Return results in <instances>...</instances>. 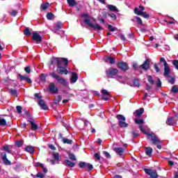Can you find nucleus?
Segmentation results:
<instances>
[{"label":"nucleus","mask_w":178,"mask_h":178,"mask_svg":"<svg viewBox=\"0 0 178 178\" xmlns=\"http://www.w3.org/2000/svg\"><path fill=\"white\" fill-rule=\"evenodd\" d=\"M82 16L83 17H86L84 19V22L86 23V24H87V26H89V27L94 29V30H104V28H102V26H101L99 24H94L95 23V19L88 16V14L84 13L82 15Z\"/></svg>","instance_id":"f257e3e1"},{"label":"nucleus","mask_w":178,"mask_h":178,"mask_svg":"<svg viewBox=\"0 0 178 178\" xmlns=\"http://www.w3.org/2000/svg\"><path fill=\"white\" fill-rule=\"evenodd\" d=\"M145 134H147L149 140L152 141L154 145H156V147L158 148V149H161L162 148V146L161 145L162 144V141H161V140L159 139V138H158V136H156V135L154 134L147 133V132Z\"/></svg>","instance_id":"f03ea898"},{"label":"nucleus","mask_w":178,"mask_h":178,"mask_svg":"<svg viewBox=\"0 0 178 178\" xmlns=\"http://www.w3.org/2000/svg\"><path fill=\"white\" fill-rule=\"evenodd\" d=\"M116 118L119 120L120 127H127L129 126V124L126 123V118L123 115H118Z\"/></svg>","instance_id":"7ed1b4c3"},{"label":"nucleus","mask_w":178,"mask_h":178,"mask_svg":"<svg viewBox=\"0 0 178 178\" xmlns=\"http://www.w3.org/2000/svg\"><path fill=\"white\" fill-rule=\"evenodd\" d=\"M50 76H51L53 79H56L58 83H60L63 86H67V82H66V80H65V79L62 78L59 75L56 74L55 72H52L51 74H50Z\"/></svg>","instance_id":"20e7f679"},{"label":"nucleus","mask_w":178,"mask_h":178,"mask_svg":"<svg viewBox=\"0 0 178 178\" xmlns=\"http://www.w3.org/2000/svg\"><path fill=\"white\" fill-rule=\"evenodd\" d=\"M144 170L145 174L150 176L151 178L159 177V175H158V172H156V170L145 168Z\"/></svg>","instance_id":"39448f33"},{"label":"nucleus","mask_w":178,"mask_h":178,"mask_svg":"<svg viewBox=\"0 0 178 178\" xmlns=\"http://www.w3.org/2000/svg\"><path fill=\"white\" fill-rule=\"evenodd\" d=\"M134 122L136 124L139 125V129L142 133H144V134H147V131H145V129L143 127V124H144V120L143 119H135Z\"/></svg>","instance_id":"423d86ee"},{"label":"nucleus","mask_w":178,"mask_h":178,"mask_svg":"<svg viewBox=\"0 0 178 178\" xmlns=\"http://www.w3.org/2000/svg\"><path fill=\"white\" fill-rule=\"evenodd\" d=\"M49 90L50 92H51V94H58V91H59V90L58 89V88H56V86H55V83H49Z\"/></svg>","instance_id":"0eeeda50"},{"label":"nucleus","mask_w":178,"mask_h":178,"mask_svg":"<svg viewBox=\"0 0 178 178\" xmlns=\"http://www.w3.org/2000/svg\"><path fill=\"white\" fill-rule=\"evenodd\" d=\"M18 76L21 81H26V83H29V84H31V83H33L31 79L29 77V75H22L19 74Z\"/></svg>","instance_id":"6e6552de"},{"label":"nucleus","mask_w":178,"mask_h":178,"mask_svg":"<svg viewBox=\"0 0 178 178\" xmlns=\"http://www.w3.org/2000/svg\"><path fill=\"white\" fill-rule=\"evenodd\" d=\"M57 72L59 74H67L69 73L66 67H62V65H57Z\"/></svg>","instance_id":"1a4fd4ad"},{"label":"nucleus","mask_w":178,"mask_h":178,"mask_svg":"<svg viewBox=\"0 0 178 178\" xmlns=\"http://www.w3.org/2000/svg\"><path fill=\"white\" fill-rule=\"evenodd\" d=\"M118 67H119V69H121V70H123L124 72H126V70H129V65L124 62L118 63Z\"/></svg>","instance_id":"9d476101"},{"label":"nucleus","mask_w":178,"mask_h":178,"mask_svg":"<svg viewBox=\"0 0 178 178\" xmlns=\"http://www.w3.org/2000/svg\"><path fill=\"white\" fill-rule=\"evenodd\" d=\"M118 69L116 68H109L107 71H106V74H108V76H116V74H118Z\"/></svg>","instance_id":"9b49d317"},{"label":"nucleus","mask_w":178,"mask_h":178,"mask_svg":"<svg viewBox=\"0 0 178 178\" xmlns=\"http://www.w3.org/2000/svg\"><path fill=\"white\" fill-rule=\"evenodd\" d=\"M68 63L67 59L58 58V66H67Z\"/></svg>","instance_id":"f8f14e48"},{"label":"nucleus","mask_w":178,"mask_h":178,"mask_svg":"<svg viewBox=\"0 0 178 178\" xmlns=\"http://www.w3.org/2000/svg\"><path fill=\"white\" fill-rule=\"evenodd\" d=\"M33 39L34 40V41H35L37 44H40V42H41L42 40L41 38V35H40V34L35 32L33 33Z\"/></svg>","instance_id":"ddd939ff"},{"label":"nucleus","mask_w":178,"mask_h":178,"mask_svg":"<svg viewBox=\"0 0 178 178\" xmlns=\"http://www.w3.org/2000/svg\"><path fill=\"white\" fill-rule=\"evenodd\" d=\"M177 122V120L174 117H169L166 120V124H168V126H173Z\"/></svg>","instance_id":"4468645a"},{"label":"nucleus","mask_w":178,"mask_h":178,"mask_svg":"<svg viewBox=\"0 0 178 178\" xmlns=\"http://www.w3.org/2000/svg\"><path fill=\"white\" fill-rule=\"evenodd\" d=\"M113 149L115 152H116V154L118 155H120V156H122V155H123V153L124 152V149H123L122 147H115V145H113Z\"/></svg>","instance_id":"2eb2a0df"},{"label":"nucleus","mask_w":178,"mask_h":178,"mask_svg":"<svg viewBox=\"0 0 178 178\" xmlns=\"http://www.w3.org/2000/svg\"><path fill=\"white\" fill-rule=\"evenodd\" d=\"M1 159H3V162L6 164V165H12V163H10V161H9L8 159V158L6 157V153L5 152H2L1 153Z\"/></svg>","instance_id":"dca6fc26"},{"label":"nucleus","mask_w":178,"mask_h":178,"mask_svg":"<svg viewBox=\"0 0 178 178\" xmlns=\"http://www.w3.org/2000/svg\"><path fill=\"white\" fill-rule=\"evenodd\" d=\"M140 69L148 70L149 69V60H146L143 64L140 65Z\"/></svg>","instance_id":"f3484780"},{"label":"nucleus","mask_w":178,"mask_h":178,"mask_svg":"<svg viewBox=\"0 0 178 178\" xmlns=\"http://www.w3.org/2000/svg\"><path fill=\"white\" fill-rule=\"evenodd\" d=\"M38 105L42 109H44V111H48V106H47V104H45V102L43 99L39 100Z\"/></svg>","instance_id":"a211bd4d"},{"label":"nucleus","mask_w":178,"mask_h":178,"mask_svg":"<svg viewBox=\"0 0 178 178\" xmlns=\"http://www.w3.org/2000/svg\"><path fill=\"white\" fill-rule=\"evenodd\" d=\"M104 62H106V63H110L111 65H113V63H115V58L109 56V57H106L104 58Z\"/></svg>","instance_id":"6ab92c4d"},{"label":"nucleus","mask_w":178,"mask_h":178,"mask_svg":"<svg viewBox=\"0 0 178 178\" xmlns=\"http://www.w3.org/2000/svg\"><path fill=\"white\" fill-rule=\"evenodd\" d=\"M58 62H59L58 58H52L50 60L49 65L50 66H54V67H55L56 65L58 66Z\"/></svg>","instance_id":"aec40b11"},{"label":"nucleus","mask_w":178,"mask_h":178,"mask_svg":"<svg viewBox=\"0 0 178 178\" xmlns=\"http://www.w3.org/2000/svg\"><path fill=\"white\" fill-rule=\"evenodd\" d=\"M63 165H65V166H67L68 168H74L76 164L69 160H65L63 162Z\"/></svg>","instance_id":"412c9836"},{"label":"nucleus","mask_w":178,"mask_h":178,"mask_svg":"<svg viewBox=\"0 0 178 178\" xmlns=\"http://www.w3.org/2000/svg\"><path fill=\"white\" fill-rule=\"evenodd\" d=\"M78 79H79V76H77V74L73 72L72 76L71 77L70 83L72 84H74V83L77 81Z\"/></svg>","instance_id":"4be33fe9"},{"label":"nucleus","mask_w":178,"mask_h":178,"mask_svg":"<svg viewBox=\"0 0 178 178\" xmlns=\"http://www.w3.org/2000/svg\"><path fill=\"white\" fill-rule=\"evenodd\" d=\"M145 8H144V6H139V8L138 7H136L135 9H134V13L136 15H138V13H143V10H145Z\"/></svg>","instance_id":"5701e85b"},{"label":"nucleus","mask_w":178,"mask_h":178,"mask_svg":"<svg viewBox=\"0 0 178 178\" xmlns=\"http://www.w3.org/2000/svg\"><path fill=\"white\" fill-rule=\"evenodd\" d=\"M170 74V68L169 65L164 67V77H169V74Z\"/></svg>","instance_id":"b1692460"},{"label":"nucleus","mask_w":178,"mask_h":178,"mask_svg":"<svg viewBox=\"0 0 178 178\" xmlns=\"http://www.w3.org/2000/svg\"><path fill=\"white\" fill-rule=\"evenodd\" d=\"M63 26V25L60 22L56 23V28L55 29H53L52 31H54V33H56L58 30H60V29H62Z\"/></svg>","instance_id":"393cba45"},{"label":"nucleus","mask_w":178,"mask_h":178,"mask_svg":"<svg viewBox=\"0 0 178 178\" xmlns=\"http://www.w3.org/2000/svg\"><path fill=\"white\" fill-rule=\"evenodd\" d=\"M145 154L147 155V156H151V155H152V147H146Z\"/></svg>","instance_id":"a878e982"},{"label":"nucleus","mask_w":178,"mask_h":178,"mask_svg":"<svg viewBox=\"0 0 178 178\" xmlns=\"http://www.w3.org/2000/svg\"><path fill=\"white\" fill-rule=\"evenodd\" d=\"M25 150L26 151V152H29V154H31V155L34 154V147L33 146H27L25 148Z\"/></svg>","instance_id":"bb28decb"},{"label":"nucleus","mask_w":178,"mask_h":178,"mask_svg":"<svg viewBox=\"0 0 178 178\" xmlns=\"http://www.w3.org/2000/svg\"><path fill=\"white\" fill-rule=\"evenodd\" d=\"M31 124V129L33 131L37 130L38 129V125L37 124H35L34 120H29Z\"/></svg>","instance_id":"cd10ccee"},{"label":"nucleus","mask_w":178,"mask_h":178,"mask_svg":"<svg viewBox=\"0 0 178 178\" xmlns=\"http://www.w3.org/2000/svg\"><path fill=\"white\" fill-rule=\"evenodd\" d=\"M60 101H62V96H60V95H58V96L55 97L54 104L56 105H58V104H59V102H60Z\"/></svg>","instance_id":"c85d7f7f"},{"label":"nucleus","mask_w":178,"mask_h":178,"mask_svg":"<svg viewBox=\"0 0 178 178\" xmlns=\"http://www.w3.org/2000/svg\"><path fill=\"white\" fill-rule=\"evenodd\" d=\"M138 16H143L145 19H148L149 17V15L146 12L138 13Z\"/></svg>","instance_id":"c756f323"},{"label":"nucleus","mask_w":178,"mask_h":178,"mask_svg":"<svg viewBox=\"0 0 178 178\" xmlns=\"http://www.w3.org/2000/svg\"><path fill=\"white\" fill-rule=\"evenodd\" d=\"M62 141L63 144H72L73 140L66 138H63Z\"/></svg>","instance_id":"7c9ffc66"},{"label":"nucleus","mask_w":178,"mask_h":178,"mask_svg":"<svg viewBox=\"0 0 178 178\" xmlns=\"http://www.w3.org/2000/svg\"><path fill=\"white\" fill-rule=\"evenodd\" d=\"M67 1L70 6H76V5H77V3H76V0H67Z\"/></svg>","instance_id":"2f4dec72"},{"label":"nucleus","mask_w":178,"mask_h":178,"mask_svg":"<svg viewBox=\"0 0 178 178\" xmlns=\"http://www.w3.org/2000/svg\"><path fill=\"white\" fill-rule=\"evenodd\" d=\"M108 7L109 10H111L112 12H118V8H116V6L113 5H108Z\"/></svg>","instance_id":"473e14b6"},{"label":"nucleus","mask_w":178,"mask_h":178,"mask_svg":"<svg viewBox=\"0 0 178 178\" xmlns=\"http://www.w3.org/2000/svg\"><path fill=\"white\" fill-rule=\"evenodd\" d=\"M160 63H163V65H164V67H165L166 66H169V65L168 64V62H166V60H165V58L163 57L160 58Z\"/></svg>","instance_id":"72a5a7b5"},{"label":"nucleus","mask_w":178,"mask_h":178,"mask_svg":"<svg viewBox=\"0 0 178 178\" xmlns=\"http://www.w3.org/2000/svg\"><path fill=\"white\" fill-rule=\"evenodd\" d=\"M136 116H141L143 113H144V108H140L136 110Z\"/></svg>","instance_id":"f704fd0d"},{"label":"nucleus","mask_w":178,"mask_h":178,"mask_svg":"<svg viewBox=\"0 0 178 178\" xmlns=\"http://www.w3.org/2000/svg\"><path fill=\"white\" fill-rule=\"evenodd\" d=\"M132 67L133 69H134V70H138V71H140V69H141V67L138 66V64H137V63H132Z\"/></svg>","instance_id":"c9c22d12"},{"label":"nucleus","mask_w":178,"mask_h":178,"mask_svg":"<svg viewBox=\"0 0 178 178\" xmlns=\"http://www.w3.org/2000/svg\"><path fill=\"white\" fill-rule=\"evenodd\" d=\"M118 80L120 81V83H125L126 82V77L122 76H118Z\"/></svg>","instance_id":"e433bc0d"},{"label":"nucleus","mask_w":178,"mask_h":178,"mask_svg":"<svg viewBox=\"0 0 178 178\" xmlns=\"http://www.w3.org/2000/svg\"><path fill=\"white\" fill-rule=\"evenodd\" d=\"M79 168H81L82 169H86L87 168V163L86 162H80L79 164Z\"/></svg>","instance_id":"4c0bfd02"},{"label":"nucleus","mask_w":178,"mask_h":178,"mask_svg":"<svg viewBox=\"0 0 178 178\" xmlns=\"http://www.w3.org/2000/svg\"><path fill=\"white\" fill-rule=\"evenodd\" d=\"M49 6V3H43L41 5V8L42 9V10H45L48 9Z\"/></svg>","instance_id":"58836bf2"},{"label":"nucleus","mask_w":178,"mask_h":178,"mask_svg":"<svg viewBox=\"0 0 178 178\" xmlns=\"http://www.w3.org/2000/svg\"><path fill=\"white\" fill-rule=\"evenodd\" d=\"M24 35H31V32L30 31V29L29 28H26V29L24 31Z\"/></svg>","instance_id":"ea45409f"},{"label":"nucleus","mask_w":178,"mask_h":178,"mask_svg":"<svg viewBox=\"0 0 178 178\" xmlns=\"http://www.w3.org/2000/svg\"><path fill=\"white\" fill-rule=\"evenodd\" d=\"M133 83L135 87H140V81H138V79H134Z\"/></svg>","instance_id":"a19ab883"},{"label":"nucleus","mask_w":178,"mask_h":178,"mask_svg":"<svg viewBox=\"0 0 178 178\" xmlns=\"http://www.w3.org/2000/svg\"><path fill=\"white\" fill-rule=\"evenodd\" d=\"M0 126H6V120H5L4 118H1Z\"/></svg>","instance_id":"79ce46f5"},{"label":"nucleus","mask_w":178,"mask_h":178,"mask_svg":"<svg viewBox=\"0 0 178 178\" xmlns=\"http://www.w3.org/2000/svg\"><path fill=\"white\" fill-rule=\"evenodd\" d=\"M54 14L51 13H49L47 15V19H48V20H52V19H54Z\"/></svg>","instance_id":"37998d69"},{"label":"nucleus","mask_w":178,"mask_h":178,"mask_svg":"<svg viewBox=\"0 0 178 178\" xmlns=\"http://www.w3.org/2000/svg\"><path fill=\"white\" fill-rule=\"evenodd\" d=\"M93 168L94 167L92 166V165H91L90 163H87L86 168L85 169H86V170H92Z\"/></svg>","instance_id":"c03bdc74"},{"label":"nucleus","mask_w":178,"mask_h":178,"mask_svg":"<svg viewBox=\"0 0 178 178\" xmlns=\"http://www.w3.org/2000/svg\"><path fill=\"white\" fill-rule=\"evenodd\" d=\"M45 177V175H44L42 172H38L37 175L35 176V177L38 178H43Z\"/></svg>","instance_id":"a18cd8bd"},{"label":"nucleus","mask_w":178,"mask_h":178,"mask_svg":"<svg viewBox=\"0 0 178 178\" xmlns=\"http://www.w3.org/2000/svg\"><path fill=\"white\" fill-rule=\"evenodd\" d=\"M172 65L174 66H175V69H177V70H178V60H174L172 61Z\"/></svg>","instance_id":"49530a36"},{"label":"nucleus","mask_w":178,"mask_h":178,"mask_svg":"<svg viewBox=\"0 0 178 178\" xmlns=\"http://www.w3.org/2000/svg\"><path fill=\"white\" fill-rule=\"evenodd\" d=\"M53 156L55 161H59V153H54Z\"/></svg>","instance_id":"de8ad7c7"},{"label":"nucleus","mask_w":178,"mask_h":178,"mask_svg":"<svg viewBox=\"0 0 178 178\" xmlns=\"http://www.w3.org/2000/svg\"><path fill=\"white\" fill-rule=\"evenodd\" d=\"M168 77H170L168 79V83H170V84H175V78L170 77V76H169Z\"/></svg>","instance_id":"09e8293b"},{"label":"nucleus","mask_w":178,"mask_h":178,"mask_svg":"<svg viewBox=\"0 0 178 178\" xmlns=\"http://www.w3.org/2000/svg\"><path fill=\"white\" fill-rule=\"evenodd\" d=\"M68 156H69L70 159H71V161H76V156L73 154H70L68 155Z\"/></svg>","instance_id":"8fccbe9b"},{"label":"nucleus","mask_w":178,"mask_h":178,"mask_svg":"<svg viewBox=\"0 0 178 178\" xmlns=\"http://www.w3.org/2000/svg\"><path fill=\"white\" fill-rule=\"evenodd\" d=\"M172 92L176 94V92H178V87L176 86H174L172 88Z\"/></svg>","instance_id":"3c124183"},{"label":"nucleus","mask_w":178,"mask_h":178,"mask_svg":"<svg viewBox=\"0 0 178 178\" xmlns=\"http://www.w3.org/2000/svg\"><path fill=\"white\" fill-rule=\"evenodd\" d=\"M147 80H148L149 83H150V84H154V79H152V76H148Z\"/></svg>","instance_id":"603ef678"},{"label":"nucleus","mask_w":178,"mask_h":178,"mask_svg":"<svg viewBox=\"0 0 178 178\" xmlns=\"http://www.w3.org/2000/svg\"><path fill=\"white\" fill-rule=\"evenodd\" d=\"M24 71L26 72V73H28V74H30V73H31V70L30 69V67H26L24 68Z\"/></svg>","instance_id":"864d4df0"},{"label":"nucleus","mask_w":178,"mask_h":178,"mask_svg":"<svg viewBox=\"0 0 178 178\" xmlns=\"http://www.w3.org/2000/svg\"><path fill=\"white\" fill-rule=\"evenodd\" d=\"M3 149L8 154H10V149H9V147L8 145L3 146Z\"/></svg>","instance_id":"5fc2aeb1"},{"label":"nucleus","mask_w":178,"mask_h":178,"mask_svg":"<svg viewBox=\"0 0 178 178\" xmlns=\"http://www.w3.org/2000/svg\"><path fill=\"white\" fill-rule=\"evenodd\" d=\"M109 31H116V28L113 27L112 25H108Z\"/></svg>","instance_id":"6e6d98bb"},{"label":"nucleus","mask_w":178,"mask_h":178,"mask_svg":"<svg viewBox=\"0 0 178 178\" xmlns=\"http://www.w3.org/2000/svg\"><path fill=\"white\" fill-rule=\"evenodd\" d=\"M40 80H41V81H47L45 74H42L40 75Z\"/></svg>","instance_id":"4d7b16f0"},{"label":"nucleus","mask_w":178,"mask_h":178,"mask_svg":"<svg viewBox=\"0 0 178 178\" xmlns=\"http://www.w3.org/2000/svg\"><path fill=\"white\" fill-rule=\"evenodd\" d=\"M17 147H22L23 145V141L22 140H18L16 142Z\"/></svg>","instance_id":"13d9d810"},{"label":"nucleus","mask_w":178,"mask_h":178,"mask_svg":"<svg viewBox=\"0 0 178 178\" xmlns=\"http://www.w3.org/2000/svg\"><path fill=\"white\" fill-rule=\"evenodd\" d=\"M108 16H110V17H111V19L113 20H116V15L113 13H108Z\"/></svg>","instance_id":"bf43d9fd"},{"label":"nucleus","mask_w":178,"mask_h":178,"mask_svg":"<svg viewBox=\"0 0 178 178\" xmlns=\"http://www.w3.org/2000/svg\"><path fill=\"white\" fill-rule=\"evenodd\" d=\"M154 67L157 73H159V72H161V70L159 69V67H158L157 64H154Z\"/></svg>","instance_id":"052dcab7"},{"label":"nucleus","mask_w":178,"mask_h":178,"mask_svg":"<svg viewBox=\"0 0 178 178\" xmlns=\"http://www.w3.org/2000/svg\"><path fill=\"white\" fill-rule=\"evenodd\" d=\"M102 93L103 94V95H110L109 92H108V90L105 89L102 90Z\"/></svg>","instance_id":"680f3d73"},{"label":"nucleus","mask_w":178,"mask_h":178,"mask_svg":"<svg viewBox=\"0 0 178 178\" xmlns=\"http://www.w3.org/2000/svg\"><path fill=\"white\" fill-rule=\"evenodd\" d=\"M109 98H110V95H104L102 96V99H104V101H108V99H109Z\"/></svg>","instance_id":"e2e57ef3"},{"label":"nucleus","mask_w":178,"mask_h":178,"mask_svg":"<svg viewBox=\"0 0 178 178\" xmlns=\"http://www.w3.org/2000/svg\"><path fill=\"white\" fill-rule=\"evenodd\" d=\"M136 19L139 24H143V20L140 17H136Z\"/></svg>","instance_id":"0e129e2a"},{"label":"nucleus","mask_w":178,"mask_h":178,"mask_svg":"<svg viewBox=\"0 0 178 178\" xmlns=\"http://www.w3.org/2000/svg\"><path fill=\"white\" fill-rule=\"evenodd\" d=\"M16 109H17V111L18 113H22V106H17L16 107Z\"/></svg>","instance_id":"69168bd1"},{"label":"nucleus","mask_w":178,"mask_h":178,"mask_svg":"<svg viewBox=\"0 0 178 178\" xmlns=\"http://www.w3.org/2000/svg\"><path fill=\"white\" fill-rule=\"evenodd\" d=\"M11 16H16L17 15V11L13 10L10 13Z\"/></svg>","instance_id":"338daca9"},{"label":"nucleus","mask_w":178,"mask_h":178,"mask_svg":"<svg viewBox=\"0 0 178 178\" xmlns=\"http://www.w3.org/2000/svg\"><path fill=\"white\" fill-rule=\"evenodd\" d=\"M104 154L107 158H111V154L108 152H104Z\"/></svg>","instance_id":"774afa93"}]
</instances>
